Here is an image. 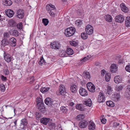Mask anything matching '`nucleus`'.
I'll return each instance as SVG.
<instances>
[{
  "instance_id": "obj_61",
  "label": "nucleus",
  "mask_w": 130,
  "mask_h": 130,
  "mask_svg": "<svg viewBox=\"0 0 130 130\" xmlns=\"http://www.w3.org/2000/svg\"><path fill=\"white\" fill-rule=\"evenodd\" d=\"M106 120L104 119L103 118L101 120V122L103 124H105L106 123Z\"/></svg>"
},
{
  "instance_id": "obj_39",
  "label": "nucleus",
  "mask_w": 130,
  "mask_h": 130,
  "mask_svg": "<svg viewBox=\"0 0 130 130\" xmlns=\"http://www.w3.org/2000/svg\"><path fill=\"white\" fill-rule=\"evenodd\" d=\"M42 23L45 26L47 25L49 23V21L48 19L45 18L43 19H42Z\"/></svg>"
},
{
  "instance_id": "obj_50",
  "label": "nucleus",
  "mask_w": 130,
  "mask_h": 130,
  "mask_svg": "<svg viewBox=\"0 0 130 130\" xmlns=\"http://www.w3.org/2000/svg\"><path fill=\"white\" fill-rule=\"evenodd\" d=\"M70 43L71 45L74 46H76L77 45V42L75 41H71Z\"/></svg>"
},
{
  "instance_id": "obj_24",
  "label": "nucleus",
  "mask_w": 130,
  "mask_h": 130,
  "mask_svg": "<svg viewBox=\"0 0 130 130\" xmlns=\"http://www.w3.org/2000/svg\"><path fill=\"white\" fill-rule=\"evenodd\" d=\"M112 97L113 98V100L117 101L120 99V95L119 94L116 93L112 95Z\"/></svg>"
},
{
  "instance_id": "obj_22",
  "label": "nucleus",
  "mask_w": 130,
  "mask_h": 130,
  "mask_svg": "<svg viewBox=\"0 0 130 130\" xmlns=\"http://www.w3.org/2000/svg\"><path fill=\"white\" fill-rule=\"evenodd\" d=\"M120 7L122 10L124 12H127L128 11V8L123 3H122L120 4Z\"/></svg>"
},
{
  "instance_id": "obj_23",
  "label": "nucleus",
  "mask_w": 130,
  "mask_h": 130,
  "mask_svg": "<svg viewBox=\"0 0 130 130\" xmlns=\"http://www.w3.org/2000/svg\"><path fill=\"white\" fill-rule=\"evenodd\" d=\"M116 59L118 60V63L119 64H121L123 63L124 59L122 58V56L120 55H118L116 57Z\"/></svg>"
},
{
  "instance_id": "obj_7",
  "label": "nucleus",
  "mask_w": 130,
  "mask_h": 130,
  "mask_svg": "<svg viewBox=\"0 0 130 130\" xmlns=\"http://www.w3.org/2000/svg\"><path fill=\"white\" fill-rule=\"evenodd\" d=\"M51 47L53 49H59L61 46V44L57 42H54L51 43Z\"/></svg>"
},
{
  "instance_id": "obj_2",
  "label": "nucleus",
  "mask_w": 130,
  "mask_h": 130,
  "mask_svg": "<svg viewBox=\"0 0 130 130\" xmlns=\"http://www.w3.org/2000/svg\"><path fill=\"white\" fill-rule=\"evenodd\" d=\"M45 103L48 106L55 108L57 105V102L56 101L53 100L52 99L49 98H46L44 100Z\"/></svg>"
},
{
  "instance_id": "obj_31",
  "label": "nucleus",
  "mask_w": 130,
  "mask_h": 130,
  "mask_svg": "<svg viewBox=\"0 0 130 130\" xmlns=\"http://www.w3.org/2000/svg\"><path fill=\"white\" fill-rule=\"evenodd\" d=\"M91 103L92 102L91 100L89 99L85 101L84 104L87 106L90 107L91 105Z\"/></svg>"
},
{
  "instance_id": "obj_47",
  "label": "nucleus",
  "mask_w": 130,
  "mask_h": 130,
  "mask_svg": "<svg viewBox=\"0 0 130 130\" xmlns=\"http://www.w3.org/2000/svg\"><path fill=\"white\" fill-rule=\"evenodd\" d=\"M123 86L121 85L117 86L116 88V90L117 91H119L123 89Z\"/></svg>"
},
{
  "instance_id": "obj_26",
  "label": "nucleus",
  "mask_w": 130,
  "mask_h": 130,
  "mask_svg": "<svg viewBox=\"0 0 130 130\" xmlns=\"http://www.w3.org/2000/svg\"><path fill=\"white\" fill-rule=\"evenodd\" d=\"M83 75L84 78L87 79L89 80L91 78L90 74L88 72H84Z\"/></svg>"
},
{
  "instance_id": "obj_41",
  "label": "nucleus",
  "mask_w": 130,
  "mask_h": 130,
  "mask_svg": "<svg viewBox=\"0 0 130 130\" xmlns=\"http://www.w3.org/2000/svg\"><path fill=\"white\" fill-rule=\"evenodd\" d=\"M112 87L109 86L107 87V93L109 94H111L112 91Z\"/></svg>"
},
{
  "instance_id": "obj_25",
  "label": "nucleus",
  "mask_w": 130,
  "mask_h": 130,
  "mask_svg": "<svg viewBox=\"0 0 130 130\" xmlns=\"http://www.w3.org/2000/svg\"><path fill=\"white\" fill-rule=\"evenodd\" d=\"M1 45L3 46L9 44V40L7 39H3L1 41Z\"/></svg>"
},
{
  "instance_id": "obj_56",
  "label": "nucleus",
  "mask_w": 130,
  "mask_h": 130,
  "mask_svg": "<svg viewBox=\"0 0 130 130\" xmlns=\"http://www.w3.org/2000/svg\"><path fill=\"white\" fill-rule=\"evenodd\" d=\"M125 68L127 71L130 73V64L126 66Z\"/></svg>"
},
{
  "instance_id": "obj_16",
  "label": "nucleus",
  "mask_w": 130,
  "mask_h": 130,
  "mask_svg": "<svg viewBox=\"0 0 130 130\" xmlns=\"http://www.w3.org/2000/svg\"><path fill=\"white\" fill-rule=\"evenodd\" d=\"M79 91L80 94L82 96H85L88 95L87 90L83 88H81Z\"/></svg>"
},
{
  "instance_id": "obj_20",
  "label": "nucleus",
  "mask_w": 130,
  "mask_h": 130,
  "mask_svg": "<svg viewBox=\"0 0 130 130\" xmlns=\"http://www.w3.org/2000/svg\"><path fill=\"white\" fill-rule=\"evenodd\" d=\"M6 14L9 17H11L14 14V11L10 9L7 10H6Z\"/></svg>"
},
{
  "instance_id": "obj_8",
  "label": "nucleus",
  "mask_w": 130,
  "mask_h": 130,
  "mask_svg": "<svg viewBox=\"0 0 130 130\" xmlns=\"http://www.w3.org/2000/svg\"><path fill=\"white\" fill-rule=\"evenodd\" d=\"M17 17L19 19L23 18L24 15V11L23 9H19L17 12Z\"/></svg>"
},
{
  "instance_id": "obj_58",
  "label": "nucleus",
  "mask_w": 130,
  "mask_h": 130,
  "mask_svg": "<svg viewBox=\"0 0 130 130\" xmlns=\"http://www.w3.org/2000/svg\"><path fill=\"white\" fill-rule=\"evenodd\" d=\"M1 79L2 81L5 82L7 80V77H5L3 75H2L1 76Z\"/></svg>"
},
{
  "instance_id": "obj_14",
  "label": "nucleus",
  "mask_w": 130,
  "mask_h": 130,
  "mask_svg": "<svg viewBox=\"0 0 130 130\" xmlns=\"http://www.w3.org/2000/svg\"><path fill=\"white\" fill-rule=\"evenodd\" d=\"M10 45L12 46H15L17 44L16 40L14 38H11L9 40Z\"/></svg>"
},
{
  "instance_id": "obj_18",
  "label": "nucleus",
  "mask_w": 130,
  "mask_h": 130,
  "mask_svg": "<svg viewBox=\"0 0 130 130\" xmlns=\"http://www.w3.org/2000/svg\"><path fill=\"white\" fill-rule=\"evenodd\" d=\"M95 128V125L92 121H90L89 123L88 128L90 130H94Z\"/></svg>"
},
{
  "instance_id": "obj_30",
  "label": "nucleus",
  "mask_w": 130,
  "mask_h": 130,
  "mask_svg": "<svg viewBox=\"0 0 130 130\" xmlns=\"http://www.w3.org/2000/svg\"><path fill=\"white\" fill-rule=\"evenodd\" d=\"M48 125L50 128V129H55L56 127V124L54 123H52L51 122H50L48 123Z\"/></svg>"
},
{
  "instance_id": "obj_55",
  "label": "nucleus",
  "mask_w": 130,
  "mask_h": 130,
  "mask_svg": "<svg viewBox=\"0 0 130 130\" xmlns=\"http://www.w3.org/2000/svg\"><path fill=\"white\" fill-rule=\"evenodd\" d=\"M35 80V79H34V78L33 76L30 77L29 79V83L30 84H32L33 83Z\"/></svg>"
},
{
  "instance_id": "obj_5",
  "label": "nucleus",
  "mask_w": 130,
  "mask_h": 130,
  "mask_svg": "<svg viewBox=\"0 0 130 130\" xmlns=\"http://www.w3.org/2000/svg\"><path fill=\"white\" fill-rule=\"evenodd\" d=\"M36 107L39 110L43 113L44 112L46 111L45 108L44 106L43 102L37 104Z\"/></svg>"
},
{
  "instance_id": "obj_21",
  "label": "nucleus",
  "mask_w": 130,
  "mask_h": 130,
  "mask_svg": "<svg viewBox=\"0 0 130 130\" xmlns=\"http://www.w3.org/2000/svg\"><path fill=\"white\" fill-rule=\"evenodd\" d=\"M122 80L121 77L119 76H116L114 78V81L116 84H119L122 82Z\"/></svg>"
},
{
  "instance_id": "obj_9",
  "label": "nucleus",
  "mask_w": 130,
  "mask_h": 130,
  "mask_svg": "<svg viewBox=\"0 0 130 130\" xmlns=\"http://www.w3.org/2000/svg\"><path fill=\"white\" fill-rule=\"evenodd\" d=\"M87 88L90 91L93 92L95 91L94 86L91 82H89L87 84Z\"/></svg>"
},
{
  "instance_id": "obj_35",
  "label": "nucleus",
  "mask_w": 130,
  "mask_h": 130,
  "mask_svg": "<svg viewBox=\"0 0 130 130\" xmlns=\"http://www.w3.org/2000/svg\"><path fill=\"white\" fill-rule=\"evenodd\" d=\"M82 105L80 104H77L76 106V108L80 111H84L85 109L82 107Z\"/></svg>"
},
{
  "instance_id": "obj_3",
  "label": "nucleus",
  "mask_w": 130,
  "mask_h": 130,
  "mask_svg": "<svg viewBox=\"0 0 130 130\" xmlns=\"http://www.w3.org/2000/svg\"><path fill=\"white\" fill-rule=\"evenodd\" d=\"M75 31V28L73 27H71L65 29L64 33L67 37H69L73 35Z\"/></svg>"
},
{
  "instance_id": "obj_53",
  "label": "nucleus",
  "mask_w": 130,
  "mask_h": 130,
  "mask_svg": "<svg viewBox=\"0 0 130 130\" xmlns=\"http://www.w3.org/2000/svg\"><path fill=\"white\" fill-rule=\"evenodd\" d=\"M36 102L37 104L38 103H40L41 102H43L42 99L40 97H37V98Z\"/></svg>"
},
{
  "instance_id": "obj_52",
  "label": "nucleus",
  "mask_w": 130,
  "mask_h": 130,
  "mask_svg": "<svg viewBox=\"0 0 130 130\" xmlns=\"http://www.w3.org/2000/svg\"><path fill=\"white\" fill-rule=\"evenodd\" d=\"M17 27L20 30L22 29V25L21 23H20L17 25Z\"/></svg>"
},
{
  "instance_id": "obj_59",
  "label": "nucleus",
  "mask_w": 130,
  "mask_h": 130,
  "mask_svg": "<svg viewBox=\"0 0 130 130\" xmlns=\"http://www.w3.org/2000/svg\"><path fill=\"white\" fill-rule=\"evenodd\" d=\"M119 125V123L116 122H114L113 124V126L115 127H117Z\"/></svg>"
},
{
  "instance_id": "obj_37",
  "label": "nucleus",
  "mask_w": 130,
  "mask_h": 130,
  "mask_svg": "<svg viewBox=\"0 0 130 130\" xmlns=\"http://www.w3.org/2000/svg\"><path fill=\"white\" fill-rule=\"evenodd\" d=\"M106 104L108 106L111 107H113L115 105L114 103L111 101L106 102Z\"/></svg>"
},
{
  "instance_id": "obj_17",
  "label": "nucleus",
  "mask_w": 130,
  "mask_h": 130,
  "mask_svg": "<svg viewBox=\"0 0 130 130\" xmlns=\"http://www.w3.org/2000/svg\"><path fill=\"white\" fill-rule=\"evenodd\" d=\"M51 119L50 118H42L40 120V122L41 123L46 125L50 122Z\"/></svg>"
},
{
  "instance_id": "obj_57",
  "label": "nucleus",
  "mask_w": 130,
  "mask_h": 130,
  "mask_svg": "<svg viewBox=\"0 0 130 130\" xmlns=\"http://www.w3.org/2000/svg\"><path fill=\"white\" fill-rule=\"evenodd\" d=\"M4 72L6 75H8L9 73V71L7 69H5L4 70Z\"/></svg>"
},
{
  "instance_id": "obj_33",
  "label": "nucleus",
  "mask_w": 130,
  "mask_h": 130,
  "mask_svg": "<svg viewBox=\"0 0 130 130\" xmlns=\"http://www.w3.org/2000/svg\"><path fill=\"white\" fill-rule=\"evenodd\" d=\"M9 26L11 27H14L16 24V23L13 20H10L9 22Z\"/></svg>"
},
{
  "instance_id": "obj_32",
  "label": "nucleus",
  "mask_w": 130,
  "mask_h": 130,
  "mask_svg": "<svg viewBox=\"0 0 130 130\" xmlns=\"http://www.w3.org/2000/svg\"><path fill=\"white\" fill-rule=\"evenodd\" d=\"M70 90L73 93H76L77 91V87L75 85H72L71 86Z\"/></svg>"
},
{
  "instance_id": "obj_27",
  "label": "nucleus",
  "mask_w": 130,
  "mask_h": 130,
  "mask_svg": "<svg viewBox=\"0 0 130 130\" xmlns=\"http://www.w3.org/2000/svg\"><path fill=\"white\" fill-rule=\"evenodd\" d=\"M104 18L107 22H111L112 21V18L111 16L109 15H105L104 17Z\"/></svg>"
},
{
  "instance_id": "obj_60",
  "label": "nucleus",
  "mask_w": 130,
  "mask_h": 130,
  "mask_svg": "<svg viewBox=\"0 0 130 130\" xmlns=\"http://www.w3.org/2000/svg\"><path fill=\"white\" fill-rule=\"evenodd\" d=\"M5 122V120L1 118V117H0V123H3Z\"/></svg>"
},
{
  "instance_id": "obj_62",
  "label": "nucleus",
  "mask_w": 130,
  "mask_h": 130,
  "mask_svg": "<svg viewBox=\"0 0 130 130\" xmlns=\"http://www.w3.org/2000/svg\"><path fill=\"white\" fill-rule=\"evenodd\" d=\"M106 71L105 70H102L101 71V73L102 75H104L105 74V73Z\"/></svg>"
},
{
  "instance_id": "obj_6",
  "label": "nucleus",
  "mask_w": 130,
  "mask_h": 130,
  "mask_svg": "<svg viewBox=\"0 0 130 130\" xmlns=\"http://www.w3.org/2000/svg\"><path fill=\"white\" fill-rule=\"evenodd\" d=\"M87 34L91 35L93 33V29L92 27L90 25H88L85 28Z\"/></svg>"
},
{
  "instance_id": "obj_64",
  "label": "nucleus",
  "mask_w": 130,
  "mask_h": 130,
  "mask_svg": "<svg viewBox=\"0 0 130 130\" xmlns=\"http://www.w3.org/2000/svg\"><path fill=\"white\" fill-rule=\"evenodd\" d=\"M127 89L129 91H130V85L127 86Z\"/></svg>"
},
{
  "instance_id": "obj_44",
  "label": "nucleus",
  "mask_w": 130,
  "mask_h": 130,
  "mask_svg": "<svg viewBox=\"0 0 130 130\" xmlns=\"http://www.w3.org/2000/svg\"><path fill=\"white\" fill-rule=\"evenodd\" d=\"M90 58V56L88 55L86 57H84L81 61L82 62H85L89 60Z\"/></svg>"
},
{
  "instance_id": "obj_15",
  "label": "nucleus",
  "mask_w": 130,
  "mask_h": 130,
  "mask_svg": "<svg viewBox=\"0 0 130 130\" xmlns=\"http://www.w3.org/2000/svg\"><path fill=\"white\" fill-rule=\"evenodd\" d=\"M88 123L86 121L83 120L79 123V127L81 128H85L88 125Z\"/></svg>"
},
{
  "instance_id": "obj_34",
  "label": "nucleus",
  "mask_w": 130,
  "mask_h": 130,
  "mask_svg": "<svg viewBox=\"0 0 130 130\" xmlns=\"http://www.w3.org/2000/svg\"><path fill=\"white\" fill-rule=\"evenodd\" d=\"M73 51L71 48H68L66 50V53L68 55H72L73 54Z\"/></svg>"
},
{
  "instance_id": "obj_48",
  "label": "nucleus",
  "mask_w": 130,
  "mask_h": 130,
  "mask_svg": "<svg viewBox=\"0 0 130 130\" xmlns=\"http://www.w3.org/2000/svg\"><path fill=\"white\" fill-rule=\"evenodd\" d=\"M61 110L63 112H66L68 110V109L66 107L63 106L61 108Z\"/></svg>"
},
{
  "instance_id": "obj_12",
  "label": "nucleus",
  "mask_w": 130,
  "mask_h": 130,
  "mask_svg": "<svg viewBox=\"0 0 130 130\" xmlns=\"http://www.w3.org/2000/svg\"><path fill=\"white\" fill-rule=\"evenodd\" d=\"M105 100V98L103 93L101 92L99 93L98 101L99 103L104 102Z\"/></svg>"
},
{
  "instance_id": "obj_19",
  "label": "nucleus",
  "mask_w": 130,
  "mask_h": 130,
  "mask_svg": "<svg viewBox=\"0 0 130 130\" xmlns=\"http://www.w3.org/2000/svg\"><path fill=\"white\" fill-rule=\"evenodd\" d=\"M117 70V65L113 63L112 64L110 67V71L113 73H115Z\"/></svg>"
},
{
  "instance_id": "obj_63",
  "label": "nucleus",
  "mask_w": 130,
  "mask_h": 130,
  "mask_svg": "<svg viewBox=\"0 0 130 130\" xmlns=\"http://www.w3.org/2000/svg\"><path fill=\"white\" fill-rule=\"evenodd\" d=\"M74 104V103L72 102H70L69 103V105L71 106H72Z\"/></svg>"
},
{
  "instance_id": "obj_51",
  "label": "nucleus",
  "mask_w": 130,
  "mask_h": 130,
  "mask_svg": "<svg viewBox=\"0 0 130 130\" xmlns=\"http://www.w3.org/2000/svg\"><path fill=\"white\" fill-rule=\"evenodd\" d=\"M13 35L16 37L18 36L19 35V32L17 30H14L13 32Z\"/></svg>"
},
{
  "instance_id": "obj_10",
  "label": "nucleus",
  "mask_w": 130,
  "mask_h": 130,
  "mask_svg": "<svg viewBox=\"0 0 130 130\" xmlns=\"http://www.w3.org/2000/svg\"><path fill=\"white\" fill-rule=\"evenodd\" d=\"M115 19L116 22L122 23L124 21V18L123 15L121 14H119L116 16Z\"/></svg>"
},
{
  "instance_id": "obj_29",
  "label": "nucleus",
  "mask_w": 130,
  "mask_h": 130,
  "mask_svg": "<svg viewBox=\"0 0 130 130\" xmlns=\"http://www.w3.org/2000/svg\"><path fill=\"white\" fill-rule=\"evenodd\" d=\"M125 24L126 26L127 27L130 26V17H127L125 20Z\"/></svg>"
},
{
  "instance_id": "obj_40",
  "label": "nucleus",
  "mask_w": 130,
  "mask_h": 130,
  "mask_svg": "<svg viewBox=\"0 0 130 130\" xmlns=\"http://www.w3.org/2000/svg\"><path fill=\"white\" fill-rule=\"evenodd\" d=\"M10 37L9 33L7 32H5L3 34V39H7Z\"/></svg>"
},
{
  "instance_id": "obj_42",
  "label": "nucleus",
  "mask_w": 130,
  "mask_h": 130,
  "mask_svg": "<svg viewBox=\"0 0 130 130\" xmlns=\"http://www.w3.org/2000/svg\"><path fill=\"white\" fill-rule=\"evenodd\" d=\"M82 21L80 19H78L76 21V25L78 26H80L82 24Z\"/></svg>"
},
{
  "instance_id": "obj_49",
  "label": "nucleus",
  "mask_w": 130,
  "mask_h": 130,
  "mask_svg": "<svg viewBox=\"0 0 130 130\" xmlns=\"http://www.w3.org/2000/svg\"><path fill=\"white\" fill-rule=\"evenodd\" d=\"M44 60L42 57L40 58V61L39 62V64L41 65H42L43 63L44 62Z\"/></svg>"
},
{
  "instance_id": "obj_38",
  "label": "nucleus",
  "mask_w": 130,
  "mask_h": 130,
  "mask_svg": "<svg viewBox=\"0 0 130 130\" xmlns=\"http://www.w3.org/2000/svg\"><path fill=\"white\" fill-rule=\"evenodd\" d=\"M85 118V116L83 114H81L77 115V119L78 120H80L83 119Z\"/></svg>"
},
{
  "instance_id": "obj_11",
  "label": "nucleus",
  "mask_w": 130,
  "mask_h": 130,
  "mask_svg": "<svg viewBox=\"0 0 130 130\" xmlns=\"http://www.w3.org/2000/svg\"><path fill=\"white\" fill-rule=\"evenodd\" d=\"M59 93L61 95H64L66 93V88L65 86L63 85H60L59 89Z\"/></svg>"
},
{
  "instance_id": "obj_1",
  "label": "nucleus",
  "mask_w": 130,
  "mask_h": 130,
  "mask_svg": "<svg viewBox=\"0 0 130 130\" xmlns=\"http://www.w3.org/2000/svg\"><path fill=\"white\" fill-rule=\"evenodd\" d=\"M47 10L52 16L54 17L56 14V9L54 5L50 4L47 5L46 7Z\"/></svg>"
},
{
  "instance_id": "obj_36",
  "label": "nucleus",
  "mask_w": 130,
  "mask_h": 130,
  "mask_svg": "<svg viewBox=\"0 0 130 130\" xmlns=\"http://www.w3.org/2000/svg\"><path fill=\"white\" fill-rule=\"evenodd\" d=\"M50 88L49 87L42 88L40 89V91L43 93H45L49 90Z\"/></svg>"
},
{
  "instance_id": "obj_4",
  "label": "nucleus",
  "mask_w": 130,
  "mask_h": 130,
  "mask_svg": "<svg viewBox=\"0 0 130 130\" xmlns=\"http://www.w3.org/2000/svg\"><path fill=\"white\" fill-rule=\"evenodd\" d=\"M27 124V120L25 118L22 119L21 121L20 130H24L26 127Z\"/></svg>"
},
{
  "instance_id": "obj_54",
  "label": "nucleus",
  "mask_w": 130,
  "mask_h": 130,
  "mask_svg": "<svg viewBox=\"0 0 130 130\" xmlns=\"http://www.w3.org/2000/svg\"><path fill=\"white\" fill-rule=\"evenodd\" d=\"M35 114L37 120H38L41 117V115L40 113L36 112Z\"/></svg>"
},
{
  "instance_id": "obj_45",
  "label": "nucleus",
  "mask_w": 130,
  "mask_h": 130,
  "mask_svg": "<svg viewBox=\"0 0 130 130\" xmlns=\"http://www.w3.org/2000/svg\"><path fill=\"white\" fill-rule=\"evenodd\" d=\"M5 89L4 85L3 84H0V90L4 92Z\"/></svg>"
},
{
  "instance_id": "obj_13",
  "label": "nucleus",
  "mask_w": 130,
  "mask_h": 130,
  "mask_svg": "<svg viewBox=\"0 0 130 130\" xmlns=\"http://www.w3.org/2000/svg\"><path fill=\"white\" fill-rule=\"evenodd\" d=\"M4 59L6 62H9L11 61L12 58L10 55L4 52Z\"/></svg>"
},
{
  "instance_id": "obj_28",
  "label": "nucleus",
  "mask_w": 130,
  "mask_h": 130,
  "mask_svg": "<svg viewBox=\"0 0 130 130\" xmlns=\"http://www.w3.org/2000/svg\"><path fill=\"white\" fill-rule=\"evenodd\" d=\"M3 3L6 6H10L12 4V2L11 0H3Z\"/></svg>"
},
{
  "instance_id": "obj_46",
  "label": "nucleus",
  "mask_w": 130,
  "mask_h": 130,
  "mask_svg": "<svg viewBox=\"0 0 130 130\" xmlns=\"http://www.w3.org/2000/svg\"><path fill=\"white\" fill-rule=\"evenodd\" d=\"M86 33H82L81 34V37L83 39H86L87 38V35Z\"/></svg>"
},
{
  "instance_id": "obj_43",
  "label": "nucleus",
  "mask_w": 130,
  "mask_h": 130,
  "mask_svg": "<svg viewBox=\"0 0 130 130\" xmlns=\"http://www.w3.org/2000/svg\"><path fill=\"white\" fill-rule=\"evenodd\" d=\"M105 77V80L107 82L109 81L110 78V74L108 73L106 74Z\"/></svg>"
}]
</instances>
